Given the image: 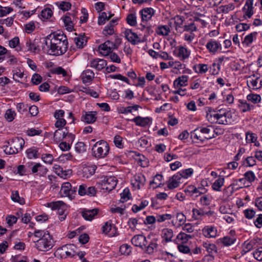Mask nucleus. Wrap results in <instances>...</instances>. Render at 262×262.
<instances>
[{"label":"nucleus","instance_id":"58","mask_svg":"<svg viewBox=\"0 0 262 262\" xmlns=\"http://www.w3.org/2000/svg\"><path fill=\"white\" fill-rule=\"evenodd\" d=\"M235 28L237 31L242 32L248 30L250 28V25L245 23H239L236 25Z\"/></svg>","mask_w":262,"mask_h":262},{"label":"nucleus","instance_id":"35","mask_svg":"<svg viewBox=\"0 0 262 262\" xmlns=\"http://www.w3.org/2000/svg\"><path fill=\"white\" fill-rule=\"evenodd\" d=\"M225 246H229L234 244L236 241V238L234 237H230L228 236H224L223 238L219 239Z\"/></svg>","mask_w":262,"mask_h":262},{"label":"nucleus","instance_id":"18","mask_svg":"<svg viewBox=\"0 0 262 262\" xmlns=\"http://www.w3.org/2000/svg\"><path fill=\"white\" fill-rule=\"evenodd\" d=\"M131 242L136 247L144 249V246L147 243L146 237L142 235H135L131 239Z\"/></svg>","mask_w":262,"mask_h":262},{"label":"nucleus","instance_id":"2","mask_svg":"<svg viewBox=\"0 0 262 262\" xmlns=\"http://www.w3.org/2000/svg\"><path fill=\"white\" fill-rule=\"evenodd\" d=\"M122 43V39L117 36H114V40H107L103 43L100 45L98 49L100 54L104 56L109 55L114 49H117Z\"/></svg>","mask_w":262,"mask_h":262},{"label":"nucleus","instance_id":"45","mask_svg":"<svg viewBox=\"0 0 262 262\" xmlns=\"http://www.w3.org/2000/svg\"><path fill=\"white\" fill-rule=\"evenodd\" d=\"M157 33L159 35H167L170 32L169 28L167 26H162L158 28Z\"/></svg>","mask_w":262,"mask_h":262},{"label":"nucleus","instance_id":"59","mask_svg":"<svg viewBox=\"0 0 262 262\" xmlns=\"http://www.w3.org/2000/svg\"><path fill=\"white\" fill-rule=\"evenodd\" d=\"M16 109L19 113L23 114L27 111L28 105L24 103H19L16 105Z\"/></svg>","mask_w":262,"mask_h":262},{"label":"nucleus","instance_id":"42","mask_svg":"<svg viewBox=\"0 0 262 262\" xmlns=\"http://www.w3.org/2000/svg\"><path fill=\"white\" fill-rule=\"evenodd\" d=\"M120 202L122 203L126 202L130 198L131 194L129 191V189L128 188H125L123 192L120 194Z\"/></svg>","mask_w":262,"mask_h":262},{"label":"nucleus","instance_id":"61","mask_svg":"<svg viewBox=\"0 0 262 262\" xmlns=\"http://www.w3.org/2000/svg\"><path fill=\"white\" fill-rule=\"evenodd\" d=\"M15 115L14 111H12L11 110H8L5 114V118L8 121L11 122L14 119Z\"/></svg>","mask_w":262,"mask_h":262},{"label":"nucleus","instance_id":"14","mask_svg":"<svg viewBox=\"0 0 262 262\" xmlns=\"http://www.w3.org/2000/svg\"><path fill=\"white\" fill-rule=\"evenodd\" d=\"M97 114L95 111L84 112L81 120L88 124L93 123L96 121Z\"/></svg>","mask_w":262,"mask_h":262},{"label":"nucleus","instance_id":"44","mask_svg":"<svg viewBox=\"0 0 262 262\" xmlns=\"http://www.w3.org/2000/svg\"><path fill=\"white\" fill-rule=\"evenodd\" d=\"M126 20L127 23L131 26H136L137 25V17L134 13L128 14Z\"/></svg>","mask_w":262,"mask_h":262},{"label":"nucleus","instance_id":"43","mask_svg":"<svg viewBox=\"0 0 262 262\" xmlns=\"http://www.w3.org/2000/svg\"><path fill=\"white\" fill-rule=\"evenodd\" d=\"M120 252L122 254L129 255L132 252V247L128 244H123L120 247Z\"/></svg>","mask_w":262,"mask_h":262},{"label":"nucleus","instance_id":"29","mask_svg":"<svg viewBox=\"0 0 262 262\" xmlns=\"http://www.w3.org/2000/svg\"><path fill=\"white\" fill-rule=\"evenodd\" d=\"M163 176L162 174H157L154 177L152 181L150 182L149 185L153 189L161 187L163 185L162 183Z\"/></svg>","mask_w":262,"mask_h":262},{"label":"nucleus","instance_id":"22","mask_svg":"<svg viewBox=\"0 0 262 262\" xmlns=\"http://www.w3.org/2000/svg\"><path fill=\"white\" fill-rule=\"evenodd\" d=\"M0 55H6L8 57H11V59L7 61L9 64H15L17 62L16 58L12 55L10 52L8 51L5 47L1 45H0Z\"/></svg>","mask_w":262,"mask_h":262},{"label":"nucleus","instance_id":"34","mask_svg":"<svg viewBox=\"0 0 262 262\" xmlns=\"http://www.w3.org/2000/svg\"><path fill=\"white\" fill-rule=\"evenodd\" d=\"M257 34L256 32H254L246 35L242 43L245 44L246 46H249L252 43L254 39L256 38Z\"/></svg>","mask_w":262,"mask_h":262},{"label":"nucleus","instance_id":"11","mask_svg":"<svg viewBox=\"0 0 262 262\" xmlns=\"http://www.w3.org/2000/svg\"><path fill=\"white\" fill-rule=\"evenodd\" d=\"M245 247L242 250V254H245L253 249H257L258 246L262 245V239L256 238L250 241L248 243H244Z\"/></svg>","mask_w":262,"mask_h":262},{"label":"nucleus","instance_id":"36","mask_svg":"<svg viewBox=\"0 0 262 262\" xmlns=\"http://www.w3.org/2000/svg\"><path fill=\"white\" fill-rule=\"evenodd\" d=\"M224 178L220 177L215 182L213 183L212 187L214 190L220 191L221 188L224 185Z\"/></svg>","mask_w":262,"mask_h":262},{"label":"nucleus","instance_id":"64","mask_svg":"<svg viewBox=\"0 0 262 262\" xmlns=\"http://www.w3.org/2000/svg\"><path fill=\"white\" fill-rule=\"evenodd\" d=\"M7 223L9 226H12L17 222V218L12 215H9L6 217Z\"/></svg>","mask_w":262,"mask_h":262},{"label":"nucleus","instance_id":"31","mask_svg":"<svg viewBox=\"0 0 262 262\" xmlns=\"http://www.w3.org/2000/svg\"><path fill=\"white\" fill-rule=\"evenodd\" d=\"M238 102V107L243 113L250 111L254 107V105L248 103L246 101L239 100Z\"/></svg>","mask_w":262,"mask_h":262},{"label":"nucleus","instance_id":"7","mask_svg":"<svg viewBox=\"0 0 262 262\" xmlns=\"http://www.w3.org/2000/svg\"><path fill=\"white\" fill-rule=\"evenodd\" d=\"M117 183V180L114 176H105L99 184H101L102 189L110 191L115 188Z\"/></svg>","mask_w":262,"mask_h":262},{"label":"nucleus","instance_id":"30","mask_svg":"<svg viewBox=\"0 0 262 262\" xmlns=\"http://www.w3.org/2000/svg\"><path fill=\"white\" fill-rule=\"evenodd\" d=\"M81 77L83 83L89 82L94 78V73L91 70H86L82 72Z\"/></svg>","mask_w":262,"mask_h":262},{"label":"nucleus","instance_id":"39","mask_svg":"<svg viewBox=\"0 0 262 262\" xmlns=\"http://www.w3.org/2000/svg\"><path fill=\"white\" fill-rule=\"evenodd\" d=\"M11 199L13 201L17 202L21 205H23L25 203V199L19 196L18 191H12Z\"/></svg>","mask_w":262,"mask_h":262},{"label":"nucleus","instance_id":"54","mask_svg":"<svg viewBox=\"0 0 262 262\" xmlns=\"http://www.w3.org/2000/svg\"><path fill=\"white\" fill-rule=\"evenodd\" d=\"M193 173V170L190 168L183 170L181 171V178L187 179L190 177Z\"/></svg>","mask_w":262,"mask_h":262},{"label":"nucleus","instance_id":"25","mask_svg":"<svg viewBox=\"0 0 262 262\" xmlns=\"http://www.w3.org/2000/svg\"><path fill=\"white\" fill-rule=\"evenodd\" d=\"M142 21H147L154 14V10L151 8H146L140 11Z\"/></svg>","mask_w":262,"mask_h":262},{"label":"nucleus","instance_id":"3","mask_svg":"<svg viewBox=\"0 0 262 262\" xmlns=\"http://www.w3.org/2000/svg\"><path fill=\"white\" fill-rule=\"evenodd\" d=\"M92 155L97 159L105 158L108 154L110 147L108 144L104 140L97 142L93 146Z\"/></svg>","mask_w":262,"mask_h":262},{"label":"nucleus","instance_id":"53","mask_svg":"<svg viewBox=\"0 0 262 262\" xmlns=\"http://www.w3.org/2000/svg\"><path fill=\"white\" fill-rule=\"evenodd\" d=\"M254 257L258 261H262V246H258L253 253Z\"/></svg>","mask_w":262,"mask_h":262},{"label":"nucleus","instance_id":"56","mask_svg":"<svg viewBox=\"0 0 262 262\" xmlns=\"http://www.w3.org/2000/svg\"><path fill=\"white\" fill-rule=\"evenodd\" d=\"M54 140L56 142H58L63 140L62 136V128H58L56 130L53 136Z\"/></svg>","mask_w":262,"mask_h":262},{"label":"nucleus","instance_id":"24","mask_svg":"<svg viewBox=\"0 0 262 262\" xmlns=\"http://www.w3.org/2000/svg\"><path fill=\"white\" fill-rule=\"evenodd\" d=\"M96 168L95 165L84 166L82 169V177L86 179L90 178L95 173Z\"/></svg>","mask_w":262,"mask_h":262},{"label":"nucleus","instance_id":"9","mask_svg":"<svg viewBox=\"0 0 262 262\" xmlns=\"http://www.w3.org/2000/svg\"><path fill=\"white\" fill-rule=\"evenodd\" d=\"M76 247L73 244H67L57 249L56 252L60 253L62 256L66 254V257H72L76 254Z\"/></svg>","mask_w":262,"mask_h":262},{"label":"nucleus","instance_id":"16","mask_svg":"<svg viewBox=\"0 0 262 262\" xmlns=\"http://www.w3.org/2000/svg\"><path fill=\"white\" fill-rule=\"evenodd\" d=\"M102 232L109 236H114L117 234V229L115 226L109 222H106L102 227Z\"/></svg>","mask_w":262,"mask_h":262},{"label":"nucleus","instance_id":"55","mask_svg":"<svg viewBox=\"0 0 262 262\" xmlns=\"http://www.w3.org/2000/svg\"><path fill=\"white\" fill-rule=\"evenodd\" d=\"M41 159L45 163L52 164L53 161V157L50 154H43L41 156Z\"/></svg>","mask_w":262,"mask_h":262},{"label":"nucleus","instance_id":"23","mask_svg":"<svg viewBox=\"0 0 262 262\" xmlns=\"http://www.w3.org/2000/svg\"><path fill=\"white\" fill-rule=\"evenodd\" d=\"M203 235L206 237H215L217 235V230L213 226H205L202 230Z\"/></svg>","mask_w":262,"mask_h":262},{"label":"nucleus","instance_id":"51","mask_svg":"<svg viewBox=\"0 0 262 262\" xmlns=\"http://www.w3.org/2000/svg\"><path fill=\"white\" fill-rule=\"evenodd\" d=\"M244 164L246 166L251 167L256 164V160L255 157L249 156L246 158L245 160Z\"/></svg>","mask_w":262,"mask_h":262},{"label":"nucleus","instance_id":"47","mask_svg":"<svg viewBox=\"0 0 262 262\" xmlns=\"http://www.w3.org/2000/svg\"><path fill=\"white\" fill-rule=\"evenodd\" d=\"M75 150L78 153H83L86 150V146L82 142H78L75 145Z\"/></svg>","mask_w":262,"mask_h":262},{"label":"nucleus","instance_id":"38","mask_svg":"<svg viewBox=\"0 0 262 262\" xmlns=\"http://www.w3.org/2000/svg\"><path fill=\"white\" fill-rule=\"evenodd\" d=\"M173 236L172 230L169 229H164L162 230V237L166 242H169L171 240Z\"/></svg>","mask_w":262,"mask_h":262},{"label":"nucleus","instance_id":"50","mask_svg":"<svg viewBox=\"0 0 262 262\" xmlns=\"http://www.w3.org/2000/svg\"><path fill=\"white\" fill-rule=\"evenodd\" d=\"M53 15L52 11L50 8H47L42 10L41 12V16L45 19H49Z\"/></svg>","mask_w":262,"mask_h":262},{"label":"nucleus","instance_id":"28","mask_svg":"<svg viewBox=\"0 0 262 262\" xmlns=\"http://www.w3.org/2000/svg\"><path fill=\"white\" fill-rule=\"evenodd\" d=\"M38 40L34 39L33 41L29 39L26 42V46L28 47V51L35 52L40 50L38 45Z\"/></svg>","mask_w":262,"mask_h":262},{"label":"nucleus","instance_id":"49","mask_svg":"<svg viewBox=\"0 0 262 262\" xmlns=\"http://www.w3.org/2000/svg\"><path fill=\"white\" fill-rule=\"evenodd\" d=\"M111 17L112 15L107 17L105 12H102L98 17V24L99 25H103L106 20H108Z\"/></svg>","mask_w":262,"mask_h":262},{"label":"nucleus","instance_id":"46","mask_svg":"<svg viewBox=\"0 0 262 262\" xmlns=\"http://www.w3.org/2000/svg\"><path fill=\"white\" fill-rule=\"evenodd\" d=\"M247 99L253 103L256 104L260 102L261 98L259 95L251 94L247 96Z\"/></svg>","mask_w":262,"mask_h":262},{"label":"nucleus","instance_id":"21","mask_svg":"<svg viewBox=\"0 0 262 262\" xmlns=\"http://www.w3.org/2000/svg\"><path fill=\"white\" fill-rule=\"evenodd\" d=\"M130 121L135 122L138 126L144 127L149 124L151 119L149 117L143 118L140 116H137L131 119Z\"/></svg>","mask_w":262,"mask_h":262},{"label":"nucleus","instance_id":"48","mask_svg":"<svg viewBox=\"0 0 262 262\" xmlns=\"http://www.w3.org/2000/svg\"><path fill=\"white\" fill-rule=\"evenodd\" d=\"M168 64L169 66L172 67L171 70L172 73L175 74L179 73L180 68V64H179V62L170 61L168 62Z\"/></svg>","mask_w":262,"mask_h":262},{"label":"nucleus","instance_id":"40","mask_svg":"<svg viewBox=\"0 0 262 262\" xmlns=\"http://www.w3.org/2000/svg\"><path fill=\"white\" fill-rule=\"evenodd\" d=\"M27 157L29 159H36L38 157V149L35 147H31L26 150Z\"/></svg>","mask_w":262,"mask_h":262},{"label":"nucleus","instance_id":"12","mask_svg":"<svg viewBox=\"0 0 262 262\" xmlns=\"http://www.w3.org/2000/svg\"><path fill=\"white\" fill-rule=\"evenodd\" d=\"M76 191V188L74 187L72 189L71 184L69 182H66L62 184L60 190V194L61 196H68L70 198H72Z\"/></svg>","mask_w":262,"mask_h":262},{"label":"nucleus","instance_id":"10","mask_svg":"<svg viewBox=\"0 0 262 262\" xmlns=\"http://www.w3.org/2000/svg\"><path fill=\"white\" fill-rule=\"evenodd\" d=\"M212 117L218 121L219 124L226 125L228 124L229 121L231 119L232 114L230 111H226L223 114H211L210 117Z\"/></svg>","mask_w":262,"mask_h":262},{"label":"nucleus","instance_id":"8","mask_svg":"<svg viewBox=\"0 0 262 262\" xmlns=\"http://www.w3.org/2000/svg\"><path fill=\"white\" fill-rule=\"evenodd\" d=\"M191 238L192 236L190 234L181 231V253L191 255V250L192 249L193 246L191 243H187L188 240Z\"/></svg>","mask_w":262,"mask_h":262},{"label":"nucleus","instance_id":"4","mask_svg":"<svg viewBox=\"0 0 262 262\" xmlns=\"http://www.w3.org/2000/svg\"><path fill=\"white\" fill-rule=\"evenodd\" d=\"M10 147L6 146L4 151L6 154H15L20 151L25 144L24 140L21 137H14L10 141H7Z\"/></svg>","mask_w":262,"mask_h":262},{"label":"nucleus","instance_id":"32","mask_svg":"<svg viewBox=\"0 0 262 262\" xmlns=\"http://www.w3.org/2000/svg\"><path fill=\"white\" fill-rule=\"evenodd\" d=\"M75 42L77 47L82 48L86 43V37L84 35H81L74 39Z\"/></svg>","mask_w":262,"mask_h":262},{"label":"nucleus","instance_id":"1","mask_svg":"<svg viewBox=\"0 0 262 262\" xmlns=\"http://www.w3.org/2000/svg\"><path fill=\"white\" fill-rule=\"evenodd\" d=\"M45 43L49 48L48 53L52 55H62L68 48L67 37L62 32H53L48 35L45 39Z\"/></svg>","mask_w":262,"mask_h":262},{"label":"nucleus","instance_id":"6","mask_svg":"<svg viewBox=\"0 0 262 262\" xmlns=\"http://www.w3.org/2000/svg\"><path fill=\"white\" fill-rule=\"evenodd\" d=\"M208 127H200L195 129L191 133V137L200 140L201 142H204L206 140L214 138L213 135H210V129ZM212 127V126H210Z\"/></svg>","mask_w":262,"mask_h":262},{"label":"nucleus","instance_id":"26","mask_svg":"<svg viewBox=\"0 0 262 262\" xmlns=\"http://www.w3.org/2000/svg\"><path fill=\"white\" fill-rule=\"evenodd\" d=\"M157 239H152L149 244L147 245V242L145 243V246H144V249L147 254H152L154 252L155 250L158 248V244L157 243Z\"/></svg>","mask_w":262,"mask_h":262},{"label":"nucleus","instance_id":"20","mask_svg":"<svg viewBox=\"0 0 262 262\" xmlns=\"http://www.w3.org/2000/svg\"><path fill=\"white\" fill-rule=\"evenodd\" d=\"M206 48L211 53H215L219 49H221V45L219 41L210 39L206 45Z\"/></svg>","mask_w":262,"mask_h":262},{"label":"nucleus","instance_id":"60","mask_svg":"<svg viewBox=\"0 0 262 262\" xmlns=\"http://www.w3.org/2000/svg\"><path fill=\"white\" fill-rule=\"evenodd\" d=\"M220 9L222 13H228L230 10L234 9L233 4H229L225 6H221L220 7Z\"/></svg>","mask_w":262,"mask_h":262},{"label":"nucleus","instance_id":"33","mask_svg":"<svg viewBox=\"0 0 262 262\" xmlns=\"http://www.w3.org/2000/svg\"><path fill=\"white\" fill-rule=\"evenodd\" d=\"M245 179L248 182V184L245 187L250 186L251 183L254 182L256 177L254 172L252 171H248L244 174Z\"/></svg>","mask_w":262,"mask_h":262},{"label":"nucleus","instance_id":"5","mask_svg":"<svg viewBox=\"0 0 262 262\" xmlns=\"http://www.w3.org/2000/svg\"><path fill=\"white\" fill-rule=\"evenodd\" d=\"M54 241L49 233H44L42 237L35 242L36 248L41 251H48L54 246Z\"/></svg>","mask_w":262,"mask_h":262},{"label":"nucleus","instance_id":"17","mask_svg":"<svg viewBox=\"0 0 262 262\" xmlns=\"http://www.w3.org/2000/svg\"><path fill=\"white\" fill-rule=\"evenodd\" d=\"M107 62L105 60L100 58H95L90 62V66L98 71H100L105 67Z\"/></svg>","mask_w":262,"mask_h":262},{"label":"nucleus","instance_id":"13","mask_svg":"<svg viewBox=\"0 0 262 262\" xmlns=\"http://www.w3.org/2000/svg\"><path fill=\"white\" fill-rule=\"evenodd\" d=\"M47 207L51 208L52 210H57L60 216L66 214L64 212L67 208V205L62 201L48 203H47Z\"/></svg>","mask_w":262,"mask_h":262},{"label":"nucleus","instance_id":"57","mask_svg":"<svg viewBox=\"0 0 262 262\" xmlns=\"http://www.w3.org/2000/svg\"><path fill=\"white\" fill-rule=\"evenodd\" d=\"M52 73L57 75H62L63 76H66L67 75L66 71L61 67L52 69Z\"/></svg>","mask_w":262,"mask_h":262},{"label":"nucleus","instance_id":"27","mask_svg":"<svg viewBox=\"0 0 262 262\" xmlns=\"http://www.w3.org/2000/svg\"><path fill=\"white\" fill-rule=\"evenodd\" d=\"M180 173L178 172L176 174L173 175L169 180L168 184V187L171 189L177 187L180 183Z\"/></svg>","mask_w":262,"mask_h":262},{"label":"nucleus","instance_id":"15","mask_svg":"<svg viewBox=\"0 0 262 262\" xmlns=\"http://www.w3.org/2000/svg\"><path fill=\"white\" fill-rule=\"evenodd\" d=\"M99 211L98 208H94L92 209H84L81 212L82 217L86 221H92L95 216L97 215Z\"/></svg>","mask_w":262,"mask_h":262},{"label":"nucleus","instance_id":"52","mask_svg":"<svg viewBox=\"0 0 262 262\" xmlns=\"http://www.w3.org/2000/svg\"><path fill=\"white\" fill-rule=\"evenodd\" d=\"M63 22L67 29L71 31L73 28V23L70 16H66L63 19Z\"/></svg>","mask_w":262,"mask_h":262},{"label":"nucleus","instance_id":"62","mask_svg":"<svg viewBox=\"0 0 262 262\" xmlns=\"http://www.w3.org/2000/svg\"><path fill=\"white\" fill-rule=\"evenodd\" d=\"M114 33V27H112L111 25H107L103 31V34L105 36L113 35Z\"/></svg>","mask_w":262,"mask_h":262},{"label":"nucleus","instance_id":"19","mask_svg":"<svg viewBox=\"0 0 262 262\" xmlns=\"http://www.w3.org/2000/svg\"><path fill=\"white\" fill-rule=\"evenodd\" d=\"M124 34L127 40L133 45H136L141 41L138 35L133 32L131 30H125Z\"/></svg>","mask_w":262,"mask_h":262},{"label":"nucleus","instance_id":"63","mask_svg":"<svg viewBox=\"0 0 262 262\" xmlns=\"http://www.w3.org/2000/svg\"><path fill=\"white\" fill-rule=\"evenodd\" d=\"M185 192H188L190 195H192L194 193H198L199 190L193 185L188 186L185 190Z\"/></svg>","mask_w":262,"mask_h":262},{"label":"nucleus","instance_id":"41","mask_svg":"<svg viewBox=\"0 0 262 262\" xmlns=\"http://www.w3.org/2000/svg\"><path fill=\"white\" fill-rule=\"evenodd\" d=\"M148 204V202L146 200H143L141 202L139 206L134 204L132 207V210L134 212H137L143 209Z\"/></svg>","mask_w":262,"mask_h":262},{"label":"nucleus","instance_id":"37","mask_svg":"<svg viewBox=\"0 0 262 262\" xmlns=\"http://www.w3.org/2000/svg\"><path fill=\"white\" fill-rule=\"evenodd\" d=\"M259 78L253 79L251 77L247 80V84L249 88H252L253 89H258L260 88L261 84H258Z\"/></svg>","mask_w":262,"mask_h":262}]
</instances>
